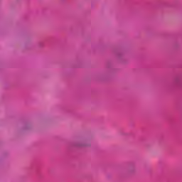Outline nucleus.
Instances as JSON below:
<instances>
[{
	"instance_id": "f257e3e1",
	"label": "nucleus",
	"mask_w": 182,
	"mask_h": 182,
	"mask_svg": "<svg viewBox=\"0 0 182 182\" xmlns=\"http://www.w3.org/2000/svg\"><path fill=\"white\" fill-rule=\"evenodd\" d=\"M77 146H85V143L83 140H79L77 144Z\"/></svg>"
}]
</instances>
